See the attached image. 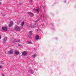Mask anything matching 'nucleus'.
<instances>
[{
    "mask_svg": "<svg viewBox=\"0 0 76 76\" xmlns=\"http://www.w3.org/2000/svg\"><path fill=\"white\" fill-rule=\"evenodd\" d=\"M14 29L15 30L17 31H20V28L18 26L15 27Z\"/></svg>",
    "mask_w": 76,
    "mask_h": 76,
    "instance_id": "f257e3e1",
    "label": "nucleus"
},
{
    "mask_svg": "<svg viewBox=\"0 0 76 76\" xmlns=\"http://www.w3.org/2000/svg\"><path fill=\"white\" fill-rule=\"evenodd\" d=\"M32 35V32L31 31H30L29 32L28 34V37L29 38H31Z\"/></svg>",
    "mask_w": 76,
    "mask_h": 76,
    "instance_id": "f03ea898",
    "label": "nucleus"
},
{
    "mask_svg": "<svg viewBox=\"0 0 76 76\" xmlns=\"http://www.w3.org/2000/svg\"><path fill=\"white\" fill-rule=\"evenodd\" d=\"M27 54H28V53H27V52H26V51H24L22 53V55L23 56H26V55H27Z\"/></svg>",
    "mask_w": 76,
    "mask_h": 76,
    "instance_id": "7ed1b4c3",
    "label": "nucleus"
},
{
    "mask_svg": "<svg viewBox=\"0 0 76 76\" xmlns=\"http://www.w3.org/2000/svg\"><path fill=\"white\" fill-rule=\"evenodd\" d=\"M2 29L4 31L6 32L7 31V27H3L2 28Z\"/></svg>",
    "mask_w": 76,
    "mask_h": 76,
    "instance_id": "20e7f679",
    "label": "nucleus"
},
{
    "mask_svg": "<svg viewBox=\"0 0 76 76\" xmlns=\"http://www.w3.org/2000/svg\"><path fill=\"white\" fill-rule=\"evenodd\" d=\"M9 27H11L13 26V21H11L10 23L9 24Z\"/></svg>",
    "mask_w": 76,
    "mask_h": 76,
    "instance_id": "39448f33",
    "label": "nucleus"
},
{
    "mask_svg": "<svg viewBox=\"0 0 76 76\" xmlns=\"http://www.w3.org/2000/svg\"><path fill=\"white\" fill-rule=\"evenodd\" d=\"M28 14L30 16H34V14L31 12H28Z\"/></svg>",
    "mask_w": 76,
    "mask_h": 76,
    "instance_id": "423d86ee",
    "label": "nucleus"
},
{
    "mask_svg": "<svg viewBox=\"0 0 76 76\" xmlns=\"http://www.w3.org/2000/svg\"><path fill=\"white\" fill-rule=\"evenodd\" d=\"M13 52L12 50H10L8 51V54L10 55L12 54Z\"/></svg>",
    "mask_w": 76,
    "mask_h": 76,
    "instance_id": "0eeeda50",
    "label": "nucleus"
},
{
    "mask_svg": "<svg viewBox=\"0 0 76 76\" xmlns=\"http://www.w3.org/2000/svg\"><path fill=\"white\" fill-rule=\"evenodd\" d=\"M14 52H15V54H16V55H18V54H19V52L18 50H15V51Z\"/></svg>",
    "mask_w": 76,
    "mask_h": 76,
    "instance_id": "6e6552de",
    "label": "nucleus"
},
{
    "mask_svg": "<svg viewBox=\"0 0 76 76\" xmlns=\"http://www.w3.org/2000/svg\"><path fill=\"white\" fill-rule=\"evenodd\" d=\"M39 8H38V9H34V10L35 11H37V13H39Z\"/></svg>",
    "mask_w": 76,
    "mask_h": 76,
    "instance_id": "1a4fd4ad",
    "label": "nucleus"
},
{
    "mask_svg": "<svg viewBox=\"0 0 76 76\" xmlns=\"http://www.w3.org/2000/svg\"><path fill=\"white\" fill-rule=\"evenodd\" d=\"M32 42H30V41H27V44H32Z\"/></svg>",
    "mask_w": 76,
    "mask_h": 76,
    "instance_id": "9d476101",
    "label": "nucleus"
},
{
    "mask_svg": "<svg viewBox=\"0 0 76 76\" xmlns=\"http://www.w3.org/2000/svg\"><path fill=\"white\" fill-rule=\"evenodd\" d=\"M35 38H41V37L37 35L36 36Z\"/></svg>",
    "mask_w": 76,
    "mask_h": 76,
    "instance_id": "9b49d317",
    "label": "nucleus"
},
{
    "mask_svg": "<svg viewBox=\"0 0 76 76\" xmlns=\"http://www.w3.org/2000/svg\"><path fill=\"white\" fill-rule=\"evenodd\" d=\"M39 19H41V18H42V15H39Z\"/></svg>",
    "mask_w": 76,
    "mask_h": 76,
    "instance_id": "f8f14e48",
    "label": "nucleus"
},
{
    "mask_svg": "<svg viewBox=\"0 0 76 76\" xmlns=\"http://www.w3.org/2000/svg\"><path fill=\"white\" fill-rule=\"evenodd\" d=\"M15 42H20V40H15Z\"/></svg>",
    "mask_w": 76,
    "mask_h": 76,
    "instance_id": "ddd939ff",
    "label": "nucleus"
},
{
    "mask_svg": "<svg viewBox=\"0 0 76 76\" xmlns=\"http://www.w3.org/2000/svg\"><path fill=\"white\" fill-rule=\"evenodd\" d=\"M29 72H30V73H31V74H33V73H34V72H33V71H32V70H30V71H29Z\"/></svg>",
    "mask_w": 76,
    "mask_h": 76,
    "instance_id": "4468645a",
    "label": "nucleus"
},
{
    "mask_svg": "<svg viewBox=\"0 0 76 76\" xmlns=\"http://www.w3.org/2000/svg\"><path fill=\"white\" fill-rule=\"evenodd\" d=\"M32 57H33L34 58H35V57L36 56H37V55H32Z\"/></svg>",
    "mask_w": 76,
    "mask_h": 76,
    "instance_id": "2eb2a0df",
    "label": "nucleus"
},
{
    "mask_svg": "<svg viewBox=\"0 0 76 76\" xmlns=\"http://www.w3.org/2000/svg\"><path fill=\"white\" fill-rule=\"evenodd\" d=\"M24 23H25V22H23L21 23V26H23V25H24Z\"/></svg>",
    "mask_w": 76,
    "mask_h": 76,
    "instance_id": "dca6fc26",
    "label": "nucleus"
},
{
    "mask_svg": "<svg viewBox=\"0 0 76 76\" xmlns=\"http://www.w3.org/2000/svg\"><path fill=\"white\" fill-rule=\"evenodd\" d=\"M4 42H6V41L7 40V38H4L3 39Z\"/></svg>",
    "mask_w": 76,
    "mask_h": 76,
    "instance_id": "f3484780",
    "label": "nucleus"
},
{
    "mask_svg": "<svg viewBox=\"0 0 76 76\" xmlns=\"http://www.w3.org/2000/svg\"><path fill=\"white\" fill-rule=\"evenodd\" d=\"M36 26V25L35 24H34V25H33V26L34 27V28H36V27H37V26Z\"/></svg>",
    "mask_w": 76,
    "mask_h": 76,
    "instance_id": "a211bd4d",
    "label": "nucleus"
},
{
    "mask_svg": "<svg viewBox=\"0 0 76 76\" xmlns=\"http://www.w3.org/2000/svg\"><path fill=\"white\" fill-rule=\"evenodd\" d=\"M30 2L31 3H32L33 2V1L32 0H30Z\"/></svg>",
    "mask_w": 76,
    "mask_h": 76,
    "instance_id": "6ab92c4d",
    "label": "nucleus"
},
{
    "mask_svg": "<svg viewBox=\"0 0 76 76\" xmlns=\"http://www.w3.org/2000/svg\"><path fill=\"white\" fill-rule=\"evenodd\" d=\"M35 22H36V23H38V20H36Z\"/></svg>",
    "mask_w": 76,
    "mask_h": 76,
    "instance_id": "aec40b11",
    "label": "nucleus"
},
{
    "mask_svg": "<svg viewBox=\"0 0 76 76\" xmlns=\"http://www.w3.org/2000/svg\"><path fill=\"white\" fill-rule=\"evenodd\" d=\"M31 28H34V26H31Z\"/></svg>",
    "mask_w": 76,
    "mask_h": 76,
    "instance_id": "412c9836",
    "label": "nucleus"
},
{
    "mask_svg": "<svg viewBox=\"0 0 76 76\" xmlns=\"http://www.w3.org/2000/svg\"><path fill=\"white\" fill-rule=\"evenodd\" d=\"M39 39V38H35V40H38V39Z\"/></svg>",
    "mask_w": 76,
    "mask_h": 76,
    "instance_id": "4be33fe9",
    "label": "nucleus"
},
{
    "mask_svg": "<svg viewBox=\"0 0 76 76\" xmlns=\"http://www.w3.org/2000/svg\"><path fill=\"white\" fill-rule=\"evenodd\" d=\"M2 15L3 16H6V14H2Z\"/></svg>",
    "mask_w": 76,
    "mask_h": 76,
    "instance_id": "5701e85b",
    "label": "nucleus"
},
{
    "mask_svg": "<svg viewBox=\"0 0 76 76\" xmlns=\"http://www.w3.org/2000/svg\"><path fill=\"white\" fill-rule=\"evenodd\" d=\"M1 76H4V74H2Z\"/></svg>",
    "mask_w": 76,
    "mask_h": 76,
    "instance_id": "b1692460",
    "label": "nucleus"
},
{
    "mask_svg": "<svg viewBox=\"0 0 76 76\" xmlns=\"http://www.w3.org/2000/svg\"><path fill=\"white\" fill-rule=\"evenodd\" d=\"M2 68V66H0V69H1Z\"/></svg>",
    "mask_w": 76,
    "mask_h": 76,
    "instance_id": "393cba45",
    "label": "nucleus"
},
{
    "mask_svg": "<svg viewBox=\"0 0 76 76\" xmlns=\"http://www.w3.org/2000/svg\"><path fill=\"white\" fill-rule=\"evenodd\" d=\"M45 7H43V9H45Z\"/></svg>",
    "mask_w": 76,
    "mask_h": 76,
    "instance_id": "a878e982",
    "label": "nucleus"
},
{
    "mask_svg": "<svg viewBox=\"0 0 76 76\" xmlns=\"http://www.w3.org/2000/svg\"><path fill=\"white\" fill-rule=\"evenodd\" d=\"M66 1H64V3H66Z\"/></svg>",
    "mask_w": 76,
    "mask_h": 76,
    "instance_id": "bb28decb",
    "label": "nucleus"
},
{
    "mask_svg": "<svg viewBox=\"0 0 76 76\" xmlns=\"http://www.w3.org/2000/svg\"><path fill=\"white\" fill-rule=\"evenodd\" d=\"M0 38H1V37L0 35Z\"/></svg>",
    "mask_w": 76,
    "mask_h": 76,
    "instance_id": "cd10ccee",
    "label": "nucleus"
},
{
    "mask_svg": "<svg viewBox=\"0 0 76 76\" xmlns=\"http://www.w3.org/2000/svg\"><path fill=\"white\" fill-rule=\"evenodd\" d=\"M37 31H39V30H38V29H37Z\"/></svg>",
    "mask_w": 76,
    "mask_h": 76,
    "instance_id": "c85d7f7f",
    "label": "nucleus"
},
{
    "mask_svg": "<svg viewBox=\"0 0 76 76\" xmlns=\"http://www.w3.org/2000/svg\"><path fill=\"white\" fill-rule=\"evenodd\" d=\"M1 4V2H0V4Z\"/></svg>",
    "mask_w": 76,
    "mask_h": 76,
    "instance_id": "c756f323",
    "label": "nucleus"
},
{
    "mask_svg": "<svg viewBox=\"0 0 76 76\" xmlns=\"http://www.w3.org/2000/svg\"><path fill=\"white\" fill-rule=\"evenodd\" d=\"M18 46H20V45H19Z\"/></svg>",
    "mask_w": 76,
    "mask_h": 76,
    "instance_id": "7c9ffc66",
    "label": "nucleus"
},
{
    "mask_svg": "<svg viewBox=\"0 0 76 76\" xmlns=\"http://www.w3.org/2000/svg\"><path fill=\"white\" fill-rule=\"evenodd\" d=\"M0 1H1V0H0Z\"/></svg>",
    "mask_w": 76,
    "mask_h": 76,
    "instance_id": "2f4dec72",
    "label": "nucleus"
},
{
    "mask_svg": "<svg viewBox=\"0 0 76 76\" xmlns=\"http://www.w3.org/2000/svg\"><path fill=\"white\" fill-rule=\"evenodd\" d=\"M34 64H35V63H34Z\"/></svg>",
    "mask_w": 76,
    "mask_h": 76,
    "instance_id": "473e14b6",
    "label": "nucleus"
},
{
    "mask_svg": "<svg viewBox=\"0 0 76 76\" xmlns=\"http://www.w3.org/2000/svg\"><path fill=\"white\" fill-rule=\"evenodd\" d=\"M42 26H43V25H42Z\"/></svg>",
    "mask_w": 76,
    "mask_h": 76,
    "instance_id": "72a5a7b5",
    "label": "nucleus"
},
{
    "mask_svg": "<svg viewBox=\"0 0 76 76\" xmlns=\"http://www.w3.org/2000/svg\"><path fill=\"white\" fill-rule=\"evenodd\" d=\"M42 26H43V25H42Z\"/></svg>",
    "mask_w": 76,
    "mask_h": 76,
    "instance_id": "f704fd0d",
    "label": "nucleus"
},
{
    "mask_svg": "<svg viewBox=\"0 0 76 76\" xmlns=\"http://www.w3.org/2000/svg\"><path fill=\"white\" fill-rule=\"evenodd\" d=\"M1 39V38H0V39Z\"/></svg>",
    "mask_w": 76,
    "mask_h": 76,
    "instance_id": "c9c22d12",
    "label": "nucleus"
}]
</instances>
